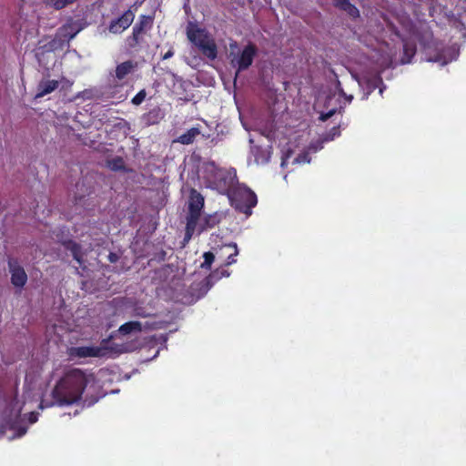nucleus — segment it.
Here are the masks:
<instances>
[{
	"label": "nucleus",
	"mask_w": 466,
	"mask_h": 466,
	"mask_svg": "<svg viewBox=\"0 0 466 466\" xmlns=\"http://www.w3.org/2000/svg\"><path fill=\"white\" fill-rule=\"evenodd\" d=\"M173 55H174V52L170 49V50H168V51L164 55L163 59H165V60H166V59H168V58L172 57V56H173Z\"/></svg>",
	"instance_id": "obj_34"
},
{
	"label": "nucleus",
	"mask_w": 466,
	"mask_h": 466,
	"mask_svg": "<svg viewBox=\"0 0 466 466\" xmlns=\"http://www.w3.org/2000/svg\"><path fill=\"white\" fill-rule=\"evenodd\" d=\"M76 1L77 0H43L46 5L52 7L56 10L63 9L64 7Z\"/></svg>",
	"instance_id": "obj_20"
},
{
	"label": "nucleus",
	"mask_w": 466,
	"mask_h": 466,
	"mask_svg": "<svg viewBox=\"0 0 466 466\" xmlns=\"http://www.w3.org/2000/svg\"><path fill=\"white\" fill-rule=\"evenodd\" d=\"M45 406V400H42L41 403H40V408L43 409Z\"/></svg>",
	"instance_id": "obj_37"
},
{
	"label": "nucleus",
	"mask_w": 466,
	"mask_h": 466,
	"mask_svg": "<svg viewBox=\"0 0 466 466\" xmlns=\"http://www.w3.org/2000/svg\"><path fill=\"white\" fill-rule=\"evenodd\" d=\"M309 162H310V158L309 157L308 152H305V153L299 155L293 160V163H309Z\"/></svg>",
	"instance_id": "obj_30"
},
{
	"label": "nucleus",
	"mask_w": 466,
	"mask_h": 466,
	"mask_svg": "<svg viewBox=\"0 0 466 466\" xmlns=\"http://www.w3.org/2000/svg\"><path fill=\"white\" fill-rule=\"evenodd\" d=\"M333 113H334V111H330V112H329L326 115H322L321 116V119L322 120H327L329 117H330L333 115Z\"/></svg>",
	"instance_id": "obj_36"
},
{
	"label": "nucleus",
	"mask_w": 466,
	"mask_h": 466,
	"mask_svg": "<svg viewBox=\"0 0 466 466\" xmlns=\"http://www.w3.org/2000/svg\"><path fill=\"white\" fill-rule=\"evenodd\" d=\"M91 382H95V376L92 373L77 368L67 370L52 390L53 402L46 406L53 404L64 406L77 402L81 400L86 386Z\"/></svg>",
	"instance_id": "obj_1"
},
{
	"label": "nucleus",
	"mask_w": 466,
	"mask_h": 466,
	"mask_svg": "<svg viewBox=\"0 0 466 466\" xmlns=\"http://www.w3.org/2000/svg\"><path fill=\"white\" fill-rule=\"evenodd\" d=\"M225 218V214L220 211H216L212 214L203 215L202 223L199 224V233L213 228L218 225Z\"/></svg>",
	"instance_id": "obj_10"
},
{
	"label": "nucleus",
	"mask_w": 466,
	"mask_h": 466,
	"mask_svg": "<svg viewBox=\"0 0 466 466\" xmlns=\"http://www.w3.org/2000/svg\"><path fill=\"white\" fill-rule=\"evenodd\" d=\"M63 245L66 250H69L71 252L74 259L77 261L79 265H81L83 263V254L81 246L71 239L64 241Z\"/></svg>",
	"instance_id": "obj_13"
},
{
	"label": "nucleus",
	"mask_w": 466,
	"mask_h": 466,
	"mask_svg": "<svg viewBox=\"0 0 466 466\" xmlns=\"http://www.w3.org/2000/svg\"><path fill=\"white\" fill-rule=\"evenodd\" d=\"M106 340H103L101 346H80L72 347L69 350V355L73 358H87V357H105L107 354L108 349L104 346Z\"/></svg>",
	"instance_id": "obj_6"
},
{
	"label": "nucleus",
	"mask_w": 466,
	"mask_h": 466,
	"mask_svg": "<svg viewBox=\"0 0 466 466\" xmlns=\"http://www.w3.org/2000/svg\"><path fill=\"white\" fill-rule=\"evenodd\" d=\"M119 259V256L115 253V252H110L109 255H108V260L111 262V263H116L117 262Z\"/></svg>",
	"instance_id": "obj_33"
},
{
	"label": "nucleus",
	"mask_w": 466,
	"mask_h": 466,
	"mask_svg": "<svg viewBox=\"0 0 466 466\" xmlns=\"http://www.w3.org/2000/svg\"><path fill=\"white\" fill-rule=\"evenodd\" d=\"M38 420V413L37 412H30L28 414V420L31 424L36 422Z\"/></svg>",
	"instance_id": "obj_32"
},
{
	"label": "nucleus",
	"mask_w": 466,
	"mask_h": 466,
	"mask_svg": "<svg viewBox=\"0 0 466 466\" xmlns=\"http://www.w3.org/2000/svg\"><path fill=\"white\" fill-rule=\"evenodd\" d=\"M218 274H219V276L218 277V279L229 276V273L227 270L222 269L221 271H219L218 269H217L215 272H213L207 278L208 284L209 283L211 279L215 278V276L218 275Z\"/></svg>",
	"instance_id": "obj_29"
},
{
	"label": "nucleus",
	"mask_w": 466,
	"mask_h": 466,
	"mask_svg": "<svg viewBox=\"0 0 466 466\" xmlns=\"http://www.w3.org/2000/svg\"><path fill=\"white\" fill-rule=\"evenodd\" d=\"M202 54L208 58L214 60L218 55V48L214 39L211 37L198 47Z\"/></svg>",
	"instance_id": "obj_15"
},
{
	"label": "nucleus",
	"mask_w": 466,
	"mask_h": 466,
	"mask_svg": "<svg viewBox=\"0 0 466 466\" xmlns=\"http://www.w3.org/2000/svg\"><path fill=\"white\" fill-rule=\"evenodd\" d=\"M404 48V57L401 59L402 64H407L410 62V57L415 54V47L413 46H410L405 43L403 46Z\"/></svg>",
	"instance_id": "obj_24"
},
{
	"label": "nucleus",
	"mask_w": 466,
	"mask_h": 466,
	"mask_svg": "<svg viewBox=\"0 0 466 466\" xmlns=\"http://www.w3.org/2000/svg\"><path fill=\"white\" fill-rule=\"evenodd\" d=\"M203 258H204V261L203 263L201 264V268H204V269H210L211 268V265L212 263L214 262V259H215V256L212 252L210 251H208V252H205L203 254Z\"/></svg>",
	"instance_id": "obj_25"
},
{
	"label": "nucleus",
	"mask_w": 466,
	"mask_h": 466,
	"mask_svg": "<svg viewBox=\"0 0 466 466\" xmlns=\"http://www.w3.org/2000/svg\"><path fill=\"white\" fill-rule=\"evenodd\" d=\"M229 55L231 66L237 69L236 76L240 71L248 69L257 55L258 49L253 44H248L239 50L238 43L232 41L229 43Z\"/></svg>",
	"instance_id": "obj_2"
},
{
	"label": "nucleus",
	"mask_w": 466,
	"mask_h": 466,
	"mask_svg": "<svg viewBox=\"0 0 466 466\" xmlns=\"http://www.w3.org/2000/svg\"><path fill=\"white\" fill-rule=\"evenodd\" d=\"M146 91L145 90H141L139 91L132 99V103L136 106H138L140 105L144 100H145V97H146Z\"/></svg>",
	"instance_id": "obj_28"
},
{
	"label": "nucleus",
	"mask_w": 466,
	"mask_h": 466,
	"mask_svg": "<svg viewBox=\"0 0 466 466\" xmlns=\"http://www.w3.org/2000/svg\"><path fill=\"white\" fill-rule=\"evenodd\" d=\"M224 247L228 248H231L233 250V252L228 256L227 261L225 263V266H230L237 261L235 257H237L238 254V246L236 243L231 242V243L226 244Z\"/></svg>",
	"instance_id": "obj_22"
},
{
	"label": "nucleus",
	"mask_w": 466,
	"mask_h": 466,
	"mask_svg": "<svg viewBox=\"0 0 466 466\" xmlns=\"http://www.w3.org/2000/svg\"><path fill=\"white\" fill-rule=\"evenodd\" d=\"M334 5L347 12L350 16L352 17H358L359 16V10L351 5L349 0H333Z\"/></svg>",
	"instance_id": "obj_17"
},
{
	"label": "nucleus",
	"mask_w": 466,
	"mask_h": 466,
	"mask_svg": "<svg viewBox=\"0 0 466 466\" xmlns=\"http://www.w3.org/2000/svg\"><path fill=\"white\" fill-rule=\"evenodd\" d=\"M205 206H188V211L186 216V228L183 238V246L185 247L192 238L193 235L199 233V224L202 223L203 208Z\"/></svg>",
	"instance_id": "obj_3"
},
{
	"label": "nucleus",
	"mask_w": 466,
	"mask_h": 466,
	"mask_svg": "<svg viewBox=\"0 0 466 466\" xmlns=\"http://www.w3.org/2000/svg\"><path fill=\"white\" fill-rule=\"evenodd\" d=\"M40 207H41V206L36 205V206H35V209H38ZM35 213H36V210H35Z\"/></svg>",
	"instance_id": "obj_38"
},
{
	"label": "nucleus",
	"mask_w": 466,
	"mask_h": 466,
	"mask_svg": "<svg viewBox=\"0 0 466 466\" xmlns=\"http://www.w3.org/2000/svg\"><path fill=\"white\" fill-rule=\"evenodd\" d=\"M118 330L123 335L140 332L142 330V324L139 321H128L121 325Z\"/></svg>",
	"instance_id": "obj_18"
},
{
	"label": "nucleus",
	"mask_w": 466,
	"mask_h": 466,
	"mask_svg": "<svg viewBox=\"0 0 466 466\" xmlns=\"http://www.w3.org/2000/svg\"><path fill=\"white\" fill-rule=\"evenodd\" d=\"M254 206H235L236 211L244 213L246 218L249 217L252 213V208Z\"/></svg>",
	"instance_id": "obj_27"
},
{
	"label": "nucleus",
	"mask_w": 466,
	"mask_h": 466,
	"mask_svg": "<svg viewBox=\"0 0 466 466\" xmlns=\"http://www.w3.org/2000/svg\"><path fill=\"white\" fill-rule=\"evenodd\" d=\"M137 66V63L132 60H127L120 63L116 67L115 76L117 80L124 79L127 75L133 73Z\"/></svg>",
	"instance_id": "obj_12"
},
{
	"label": "nucleus",
	"mask_w": 466,
	"mask_h": 466,
	"mask_svg": "<svg viewBox=\"0 0 466 466\" xmlns=\"http://www.w3.org/2000/svg\"><path fill=\"white\" fill-rule=\"evenodd\" d=\"M323 142L324 141H319L316 145L312 144L309 147V150H312L313 152H317L318 150H319L323 147Z\"/></svg>",
	"instance_id": "obj_31"
},
{
	"label": "nucleus",
	"mask_w": 466,
	"mask_h": 466,
	"mask_svg": "<svg viewBox=\"0 0 466 466\" xmlns=\"http://www.w3.org/2000/svg\"><path fill=\"white\" fill-rule=\"evenodd\" d=\"M153 24V16L151 15H141L139 17L138 23L135 25L133 29H138V32L144 33L146 30L149 29Z\"/></svg>",
	"instance_id": "obj_19"
},
{
	"label": "nucleus",
	"mask_w": 466,
	"mask_h": 466,
	"mask_svg": "<svg viewBox=\"0 0 466 466\" xmlns=\"http://www.w3.org/2000/svg\"><path fill=\"white\" fill-rule=\"evenodd\" d=\"M11 274V283L17 288H23L27 281V275L22 266L15 258H10L7 261Z\"/></svg>",
	"instance_id": "obj_7"
},
{
	"label": "nucleus",
	"mask_w": 466,
	"mask_h": 466,
	"mask_svg": "<svg viewBox=\"0 0 466 466\" xmlns=\"http://www.w3.org/2000/svg\"><path fill=\"white\" fill-rule=\"evenodd\" d=\"M135 18V15L131 10L126 11L121 17L111 22L109 31L112 34H121L130 26Z\"/></svg>",
	"instance_id": "obj_8"
},
{
	"label": "nucleus",
	"mask_w": 466,
	"mask_h": 466,
	"mask_svg": "<svg viewBox=\"0 0 466 466\" xmlns=\"http://www.w3.org/2000/svg\"><path fill=\"white\" fill-rule=\"evenodd\" d=\"M228 199L236 204H257L256 193L244 184H237L228 193Z\"/></svg>",
	"instance_id": "obj_5"
},
{
	"label": "nucleus",
	"mask_w": 466,
	"mask_h": 466,
	"mask_svg": "<svg viewBox=\"0 0 466 466\" xmlns=\"http://www.w3.org/2000/svg\"><path fill=\"white\" fill-rule=\"evenodd\" d=\"M200 135V130L198 127H192L186 133L179 136L175 139L174 143H180L182 145H189L194 142L195 138Z\"/></svg>",
	"instance_id": "obj_14"
},
{
	"label": "nucleus",
	"mask_w": 466,
	"mask_h": 466,
	"mask_svg": "<svg viewBox=\"0 0 466 466\" xmlns=\"http://www.w3.org/2000/svg\"><path fill=\"white\" fill-rule=\"evenodd\" d=\"M141 35L142 33L138 32V29H133L132 35L127 39V44L129 48H135L140 43Z\"/></svg>",
	"instance_id": "obj_23"
},
{
	"label": "nucleus",
	"mask_w": 466,
	"mask_h": 466,
	"mask_svg": "<svg viewBox=\"0 0 466 466\" xmlns=\"http://www.w3.org/2000/svg\"><path fill=\"white\" fill-rule=\"evenodd\" d=\"M289 157V153H288L285 157H282L281 167H285L287 165L288 158Z\"/></svg>",
	"instance_id": "obj_35"
},
{
	"label": "nucleus",
	"mask_w": 466,
	"mask_h": 466,
	"mask_svg": "<svg viewBox=\"0 0 466 466\" xmlns=\"http://www.w3.org/2000/svg\"><path fill=\"white\" fill-rule=\"evenodd\" d=\"M187 35L188 40L198 47L211 38L205 30L198 28L192 23H189L187 27Z\"/></svg>",
	"instance_id": "obj_9"
},
{
	"label": "nucleus",
	"mask_w": 466,
	"mask_h": 466,
	"mask_svg": "<svg viewBox=\"0 0 466 466\" xmlns=\"http://www.w3.org/2000/svg\"><path fill=\"white\" fill-rule=\"evenodd\" d=\"M58 86L59 82L57 80L42 79L37 86V92L35 98L38 99L52 93Z\"/></svg>",
	"instance_id": "obj_11"
},
{
	"label": "nucleus",
	"mask_w": 466,
	"mask_h": 466,
	"mask_svg": "<svg viewBox=\"0 0 466 466\" xmlns=\"http://www.w3.org/2000/svg\"><path fill=\"white\" fill-rule=\"evenodd\" d=\"M72 27H73L72 24L65 25L64 26H62L59 29L58 35H61V37H63V38H66L67 41L73 39L76 35V34L79 32V29L73 30Z\"/></svg>",
	"instance_id": "obj_21"
},
{
	"label": "nucleus",
	"mask_w": 466,
	"mask_h": 466,
	"mask_svg": "<svg viewBox=\"0 0 466 466\" xmlns=\"http://www.w3.org/2000/svg\"><path fill=\"white\" fill-rule=\"evenodd\" d=\"M183 194L187 198V204H204V197L194 188H184Z\"/></svg>",
	"instance_id": "obj_16"
},
{
	"label": "nucleus",
	"mask_w": 466,
	"mask_h": 466,
	"mask_svg": "<svg viewBox=\"0 0 466 466\" xmlns=\"http://www.w3.org/2000/svg\"><path fill=\"white\" fill-rule=\"evenodd\" d=\"M108 167L112 170H120L124 167V163L121 158H116L108 161Z\"/></svg>",
	"instance_id": "obj_26"
},
{
	"label": "nucleus",
	"mask_w": 466,
	"mask_h": 466,
	"mask_svg": "<svg viewBox=\"0 0 466 466\" xmlns=\"http://www.w3.org/2000/svg\"><path fill=\"white\" fill-rule=\"evenodd\" d=\"M212 187L220 194H227L238 184L236 171L233 169H218L211 182Z\"/></svg>",
	"instance_id": "obj_4"
}]
</instances>
